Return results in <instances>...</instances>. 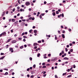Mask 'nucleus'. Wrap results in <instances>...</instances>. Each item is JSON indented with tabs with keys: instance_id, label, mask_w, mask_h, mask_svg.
I'll list each match as a JSON object with an SVG mask.
<instances>
[{
	"instance_id": "nucleus-56",
	"label": "nucleus",
	"mask_w": 78,
	"mask_h": 78,
	"mask_svg": "<svg viewBox=\"0 0 78 78\" xmlns=\"http://www.w3.org/2000/svg\"><path fill=\"white\" fill-rule=\"evenodd\" d=\"M50 62V59H49L48 60V62Z\"/></svg>"
},
{
	"instance_id": "nucleus-7",
	"label": "nucleus",
	"mask_w": 78,
	"mask_h": 78,
	"mask_svg": "<svg viewBox=\"0 0 78 78\" xmlns=\"http://www.w3.org/2000/svg\"><path fill=\"white\" fill-rule=\"evenodd\" d=\"M38 44L36 43H34V46H36L37 45H38Z\"/></svg>"
},
{
	"instance_id": "nucleus-60",
	"label": "nucleus",
	"mask_w": 78,
	"mask_h": 78,
	"mask_svg": "<svg viewBox=\"0 0 78 78\" xmlns=\"http://www.w3.org/2000/svg\"><path fill=\"white\" fill-rule=\"evenodd\" d=\"M65 64H68V62H65Z\"/></svg>"
},
{
	"instance_id": "nucleus-18",
	"label": "nucleus",
	"mask_w": 78,
	"mask_h": 78,
	"mask_svg": "<svg viewBox=\"0 0 78 78\" xmlns=\"http://www.w3.org/2000/svg\"><path fill=\"white\" fill-rule=\"evenodd\" d=\"M34 33H37V30H34Z\"/></svg>"
},
{
	"instance_id": "nucleus-34",
	"label": "nucleus",
	"mask_w": 78,
	"mask_h": 78,
	"mask_svg": "<svg viewBox=\"0 0 78 78\" xmlns=\"http://www.w3.org/2000/svg\"><path fill=\"white\" fill-rule=\"evenodd\" d=\"M33 67L34 68H35V67H36V65H34Z\"/></svg>"
},
{
	"instance_id": "nucleus-59",
	"label": "nucleus",
	"mask_w": 78,
	"mask_h": 78,
	"mask_svg": "<svg viewBox=\"0 0 78 78\" xmlns=\"http://www.w3.org/2000/svg\"><path fill=\"white\" fill-rule=\"evenodd\" d=\"M37 49L38 50H41V48H37Z\"/></svg>"
},
{
	"instance_id": "nucleus-64",
	"label": "nucleus",
	"mask_w": 78,
	"mask_h": 78,
	"mask_svg": "<svg viewBox=\"0 0 78 78\" xmlns=\"http://www.w3.org/2000/svg\"><path fill=\"white\" fill-rule=\"evenodd\" d=\"M17 9H20V7H19V6L17 7Z\"/></svg>"
},
{
	"instance_id": "nucleus-52",
	"label": "nucleus",
	"mask_w": 78,
	"mask_h": 78,
	"mask_svg": "<svg viewBox=\"0 0 78 78\" xmlns=\"http://www.w3.org/2000/svg\"><path fill=\"white\" fill-rule=\"evenodd\" d=\"M23 41H24V42H25V41H26V40L25 39H23Z\"/></svg>"
},
{
	"instance_id": "nucleus-46",
	"label": "nucleus",
	"mask_w": 78,
	"mask_h": 78,
	"mask_svg": "<svg viewBox=\"0 0 78 78\" xmlns=\"http://www.w3.org/2000/svg\"><path fill=\"white\" fill-rule=\"evenodd\" d=\"M18 6V3H17L15 5V6Z\"/></svg>"
},
{
	"instance_id": "nucleus-43",
	"label": "nucleus",
	"mask_w": 78,
	"mask_h": 78,
	"mask_svg": "<svg viewBox=\"0 0 78 78\" xmlns=\"http://www.w3.org/2000/svg\"><path fill=\"white\" fill-rule=\"evenodd\" d=\"M48 56H51V54H49L48 55Z\"/></svg>"
},
{
	"instance_id": "nucleus-30",
	"label": "nucleus",
	"mask_w": 78,
	"mask_h": 78,
	"mask_svg": "<svg viewBox=\"0 0 78 78\" xmlns=\"http://www.w3.org/2000/svg\"><path fill=\"white\" fill-rule=\"evenodd\" d=\"M23 37L25 38H27V37L26 36H23Z\"/></svg>"
},
{
	"instance_id": "nucleus-36",
	"label": "nucleus",
	"mask_w": 78,
	"mask_h": 78,
	"mask_svg": "<svg viewBox=\"0 0 78 78\" xmlns=\"http://www.w3.org/2000/svg\"><path fill=\"white\" fill-rule=\"evenodd\" d=\"M40 53H39L37 55V57H39V56H40Z\"/></svg>"
},
{
	"instance_id": "nucleus-63",
	"label": "nucleus",
	"mask_w": 78,
	"mask_h": 78,
	"mask_svg": "<svg viewBox=\"0 0 78 78\" xmlns=\"http://www.w3.org/2000/svg\"><path fill=\"white\" fill-rule=\"evenodd\" d=\"M13 69H11V70H10V71H11V72H13Z\"/></svg>"
},
{
	"instance_id": "nucleus-3",
	"label": "nucleus",
	"mask_w": 78,
	"mask_h": 78,
	"mask_svg": "<svg viewBox=\"0 0 78 78\" xmlns=\"http://www.w3.org/2000/svg\"><path fill=\"white\" fill-rule=\"evenodd\" d=\"M17 42L16 41L13 40L12 41V44H14V43H16Z\"/></svg>"
},
{
	"instance_id": "nucleus-51",
	"label": "nucleus",
	"mask_w": 78,
	"mask_h": 78,
	"mask_svg": "<svg viewBox=\"0 0 78 78\" xmlns=\"http://www.w3.org/2000/svg\"><path fill=\"white\" fill-rule=\"evenodd\" d=\"M3 72V70L2 69L0 70V72Z\"/></svg>"
},
{
	"instance_id": "nucleus-58",
	"label": "nucleus",
	"mask_w": 78,
	"mask_h": 78,
	"mask_svg": "<svg viewBox=\"0 0 78 78\" xmlns=\"http://www.w3.org/2000/svg\"><path fill=\"white\" fill-rule=\"evenodd\" d=\"M30 70V68H28L27 69V71H29Z\"/></svg>"
},
{
	"instance_id": "nucleus-61",
	"label": "nucleus",
	"mask_w": 78,
	"mask_h": 78,
	"mask_svg": "<svg viewBox=\"0 0 78 78\" xmlns=\"http://www.w3.org/2000/svg\"><path fill=\"white\" fill-rule=\"evenodd\" d=\"M62 55V53H60L59 56H61Z\"/></svg>"
},
{
	"instance_id": "nucleus-15",
	"label": "nucleus",
	"mask_w": 78,
	"mask_h": 78,
	"mask_svg": "<svg viewBox=\"0 0 78 78\" xmlns=\"http://www.w3.org/2000/svg\"><path fill=\"white\" fill-rule=\"evenodd\" d=\"M12 22H15V19H12Z\"/></svg>"
},
{
	"instance_id": "nucleus-48",
	"label": "nucleus",
	"mask_w": 78,
	"mask_h": 78,
	"mask_svg": "<svg viewBox=\"0 0 78 78\" xmlns=\"http://www.w3.org/2000/svg\"><path fill=\"white\" fill-rule=\"evenodd\" d=\"M44 5H45V4H47V2H46V1L44 2Z\"/></svg>"
},
{
	"instance_id": "nucleus-14",
	"label": "nucleus",
	"mask_w": 78,
	"mask_h": 78,
	"mask_svg": "<svg viewBox=\"0 0 78 78\" xmlns=\"http://www.w3.org/2000/svg\"><path fill=\"white\" fill-rule=\"evenodd\" d=\"M5 57V56H4L2 57H1V58H0V59H3Z\"/></svg>"
},
{
	"instance_id": "nucleus-17",
	"label": "nucleus",
	"mask_w": 78,
	"mask_h": 78,
	"mask_svg": "<svg viewBox=\"0 0 78 78\" xmlns=\"http://www.w3.org/2000/svg\"><path fill=\"white\" fill-rule=\"evenodd\" d=\"M67 74V73H63L62 74V75H63V76H64L65 75H66Z\"/></svg>"
},
{
	"instance_id": "nucleus-5",
	"label": "nucleus",
	"mask_w": 78,
	"mask_h": 78,
	"mask_svg": "<svg viewBox=\"0 0 78 78\" xmlns=\"http://www.w3.org/2000/svg\"><path fill=\"white\" fill-rule=\"evenodd\" d=\"M6 34V33L5 32H4L3 33V35L4 36H5Z\"/></svg>"
},
{
	"instance_id": "nucleus-28",
	"label": "nucleus",
	"mask_w": 78,
	"mask_h": 78,
	"mask_svg": "<svg viewBox=\"0 0 78 78\" xmlns=\"http://www.w3.org/2000/svg\"><path fill=\"white\" fill-rule=\"evenodd\" d=\"M69 45L70 46H72L73 45V44L72 43L69 44Z\"/></svg>"
},
{
	"instance_id": "nucleus-19",
	"label": "nucleus",
	"mask_w": 78,
	"mask_h": 78,
	"mask_svg": "<svg viewBox=\"0 0 78 78\" xmlns=\"http://www.w3.org/2000/svg\"><path fill=\"white\" fill-rule=\"evenodd\" d=\"M20 49H22V48H23V46H22L20 47Z\"/></svg>"
},
{
	"instance_id": "nucleus-22",
	"label": "nucleus",
	"mask_w": 78,
	"mask_h": 78,
	"mask_svg": "<svg viewBox=\"0 0 78 78\" xmlns=\"http://www.w3.org/2000/svg\"><path fill=\"white\" fill-rule=\"evenodd\" d=\"M62 17H64V13H62Z\"/></svg>"
},
{
	"instance_id": "nucleus-1",
	"label": "nucleus",
	"mask_w": 78,
	"mask_h": 78,
	"mask_svg": "<svg viewBox=\"0 0 78 78\" xmlns=\"http://www.w3.org/2000/svg\"><path fill=\"white\" fill-rule=\"evenodd\" d=\"M26 6H29L30 5V3L29 2H26Z\"/></svg>"
},
{
	"instance_id": "nucleus-25",
	"label": "nucleus",
	"mask_w": 78,
	"mask_h": 78,
	"mask_svg": "<svg viewBox=\"0 0 78 78\" xmlns=\"http://www.w3.org/2000/svg\"><path fill=\"white\" fill-rule=\"evenodd\" d=\"M16 9L15 8H14L13 9H12V11L13 12H14V11H15V10Z\"/></svg>"
},
{
	"instance_id": "nucleus-39",
	"label": "nucleus",
	"mask_w": 78,
	"mask_h": 78,
	"mask_svg": "<svg viewBox=\"0 0 78 78\" xmlns=\"http://www.w3.org/2000/svg\"><path fill=\"white\" fill-rule=\"evenodd\" d=\"M40 18L41 19H42V17L41 15L40 16Z\"/></svg>"
},
{
	"instance_id": "nucleus-10",
	"label": "nucleus",
	"mask_w": 78,
	"mask_h": 78,
	"mask_svg": "<svg viewBox=\"0 0 78 78\" xmlns=\"http://www.w3.org/2000/svg\"><path fill=\"white\" fill-rule=\"evenodd\" d=\"M8 75V72H6L4 74V75Z\"/></svg>"
},
{
	"instance_id": "nucleus-41",
	"label": "nucleus",
	"mask_w": 78,
	"mask_h": 78,
	"mask_svg": "<svg viewBox=\"0 0 78 78\" xmlns=\"http://www.w3.org/2000/svg\"><path fill=\"white\" fill-rule=\"evenodd\" d=\"M22 21H23V22H25L26 21V20H22Z\"/></svg>"
},
{
	"instance_id": "nucleus-20",
	"label": "nucleus",
	"mask_w": 78,
	"mask_h": 78,
	"mask_svg": "<svg viewBox=\"0 0 78 78\" xmlns=\"http://www.w3.org/2000/svg\"><path fill=\"white\" fill-rule=\"evenodd\" d=\"M65 50L66 51H68V49L67 48H65Z\"/></svg>"
},
{
	"instance_id": "nucleus-12",
	"label": "nucleus",
	"mask_w": 78,
	"mask_h": 78,
	"mask_svg": "<svg viewBox=\"0 0 78 78\" xmlns=\"http://www.w3.org/2000/svg\"><path fill=\"white\" fill-rule=\"evenodd\" d=\"M70 77H72V75L71 74L67 76V78H70Z\"/></svg>"
},
{
	"instance_id": "nucleus-38",
	"label": "nucleus",
	"mask_w": 78,
	"mask_h": 78,
	"mask_svg": "<svg viewBox=\"0 0 78 78\" xmlns=\"http://www.w3.org/2000/svg\"><path fill=\"white\" fill-rule=\"evenodd\" d=\"M41 15L42 16H44V15H45V14L44 13H42V14H41Z\"/></svg>"
},
{
	"instance_id": "nucleus-57",
	"label": "nucleus",
	"mask_w": 78,
	"mask_h": 78,
	"mask_svg": "<svg viewBox=\"0 0 78 78\" xmlns=\"http://www.w3.org/2000/svg\"><path fill=\"white\" fill-rule=\"evenodd\" d=\"M33 77H34V75H32L31 76V78H33Z\"/></svg>"
},
{
	"instance_id": "nucleus-50",
	"label": "nucleus",
	"mask_w": 78,
	"mask_h": 78,
	"mask_svg": "<svg viewBox=\"0 0 78 78\" xmlns=\"http://www.w3.org/2000/svg\"><path fill=\"white\" fill-rule=\"evenodd\" d=\"M75 67H76V66H75V65H73V68H75Z\"/></svg>"
},
{
	"instance_id": "nucleus-33",
	"label": "nucleus",
	"mask_w": 78,
	"mask_h": 78,
	"mask_svg": "<svg viewBox=\"0 0 78 78\" xmlns=\"http://www.w3.org/2000/svg\"><path fill=\"white\" fill-rule=\"evenodd\" d=\"M47 76V74H45L43 75V76L44 77H45V76Z\"/></svg>"
},
{
	"instance_id": "nucleus-32",
	"label": "nucleus",
	"mask_w": 78,
	"mask_h": 78,
	"mask_svg": "<svg viewBox=\"0 0 78 78\" xmlns=\"http://www.w3.org/2000/svg\"><path fill=\"white\" fill-rule=\"evenodd\" d=\"M62 54H64V52L63 51H62Z\"/></svg>"
},
{
	"instance_id": "nucleus-29",
	"label": "nucleus",
	"mask_w": 78,
	"mask_h": 78,
	"mask_svg": "<svg viewBox=\"0 0 78 78\" xmlns=\"http://www.w3.org/2000/svg\"><path fill=\"white\" fill-rule=\"evenodd\" d=\"M32 32V30H29V32L30 33H31Z\"/></svg>"
},
{
	"instance_id": "nucleus-9",
	"label": "nucleus",
	"mask_w": 78,
	"mask_h": 78,
	"mask_svg": "<svg viewBox=\"0 0 78 78\" xmlns=\"http://www.w3.org/2000/svg\"><path fill=\"white\" fill-rule=\"evenodd\" d=\"M11 38H10V39H8V41H7V42H10V41H11Z\"/></svg>"
},
{
	"instance_id": "nucleus-27",
	"label": "nucleus",
	"mask_w": 78,
	"mask_h": 78,
	"mask_svg": "<svg viewBox=\"0 0 78 78\" xmlns=\"http://www.w3.org/2000/svg\"><path fill=\"white\" fill-rule=\"evenodd\" d=\"M3 36V33L0 34V37H2Z\"/></svg>"
},
{
	"instance_id": "nucleus-42",
	"label": "nucleus",
	"mask_w": 78,
	"mask_h": 78,
	"mask_svg": "<svg viewBox=\"0 0 78 78\" xmlns=\"http://www.w3.org/2000/svg\"><path fill=\"white\" fill-rule=\"evenodd\" d=\"M37 48V46H35L34 47V49H36V48Z\"/></svg>"
},
{
	"instance_id": "nucleus-13",
	"label": "nucleus",
	"mask_w": 78,
	"mask_h": 78,
	"mask_svg": "<svg viewBox=\"0 0 78 78\" xmlns=\"http://www.w3.org/2000/svg\"><path fill=\"white\" fill-rule=\"evenodd\" d=\"M52 14L54 16H56V13H55V12H53L52 13Z\"/></svg>"
},
{
	"instance_id": "nucleus-49",
	"label": "nucleus",
	"mask_w": 78,
	"mask_h": 78,
	"mask_svg": "<svg viewBox=\"0 0 78 78\" xmlns=\"http://www.w3.org/2000/svg\"><path fill=\"white\" fill-rule=\"evenodd\" d=\"M57 37H56V36H55V40H56L57 39Z\"/></svg>"
},
{
	"instance_id": "nucleus-6",
	"label": "nucleus",
	"mask_w": 78,
	"mask_h": 78,
	"mask_svg": "<svg viewBox=\"0 0 78 78\" xmlns=\"http://www.w3.org/2000/svg\"><path fill=\"white\" fill-rule=\"evenodd\" d=\"M62 36L63 39H64V38H65V36L64 35V34H62Z\"/></svg>"
},
{
	"instance_id": "nucleus-24",
	"label": "nucleus",
	"mask_w": 78,
	"mask_h": 78,
	"mask_svg": "<svg viewBox=\"0 0 78 78\" xmlns=\"http://www.w3.org/2000/svg\"><path fill=\"white\" fill-rule=\"evenodd\" d=\"M29 59L30 61H32V59H33V58L31 57H30Z\"/></svg>"
},
{
	"instance_id": "nucleus-31",
	"label": "nucleus",
	"mask_w": 78,
	"mask_h": 78,
	"mask_svg": "<svg viewBox=\"0 0 78 78\" xmlns=\"http://www.w3.org/2000/svg\"><path fill=\"white\" fill-rule=\"evenodd\" d=\"M58 33H59V34H61V32H60V31H58Z\"/></svg>"
},
{
	"instance_id": "nucleus-23",
	"label": "nucleus",
	"mask_w": 78,
	"mask_h": 78,
	"mask_svg": "<svg viewBox=\"0 0 78 78\" xmlns=\"http://www.w3.org/2000/svg\"><path fill=\"white\" fill-rule=\"evenodd\" d=\"M42 65H43V66H45V63H42Z\"/></svg>"
},
{
	"instance_id": "nucleus-26",
	"label": "nucleus",
	"mask_w": 78,
	"mask_h": 78,
	"mask_svg": "<svg viewBox=\"0 0 78 78\" xmlns=\"http://www.w3.org/2000/svg\"><path fill=\"white\" fill-rule=\"evenodd\" d=\"M56 12L57 14H59V12H58V11H56Z\"/></svg>"
},
{
	"instance_id": "nucleus-55",
	"label": "nucleus",
	"mask_w": 78,
	"mask_h": 78,
	"mask_svg": "<svg viewBox=\"0 0 78 78\" xmlns=\"http://www.w3.org/2000/svg\"><path fill=\"white\" fill-rule=\"evenodd\" d=\"M15 47H16V48H18V46L16 45L15 46Z\"/></svg>"
},
{
	"instance_id": "nucleus-62",
	"label": "nucleus",
	"mask_w": 78,
	"mask_h": 78,
	"mask_svg": "<svg viewBox=\"0 0 78 78\" xmlns=\"http://www.w3.org/2000/svg\"><path fill=\"white\" fill-rule=\"evenodd\" d=\"M70 69H68L67 70V72H70Z\"/></svg>"
},
{
	"instance_id": "nucleus-16",
	"label": "nucleus",
	"mask_w": 78,
	"mask_h": 78,
	"mask_svg": "<svg viewBox=\"0 0 78 78\" xmlns=\"http://www.w3.org/2000/svg\"><path fill=\"white\" fill-rule=\"evenodd\" d=\"M46 67H47L45 66H43L42 67L43 69H44V68H46Z\"/></svg>"
},
{
	"instance_id": "nucleus-44",
	"label": "nucleus",
	"mask_w": 78,
	"mask_h": 78,
	"mask_svg": "<svg viewBox=\"0 0 78 78\" xmlns=\"http://www.w3.org/2000/svg\"><path fill=\"white\" fill-rule=\"evenodd\" d=\"M69 32H70V31H72V30H71V29H69Z\"/></svg>"
},
{
	"instance_id": "nucleus-35",
	"label": "nucleus",
	"mask_w": 78,
	"mask_h": 78,
	"mask_svg": "<svg viewBox=\"0 0 78 78\" xmlns=\"http://www.w3.org/2000/svg\"><path fill=\"white\" fill-rule=\"evenodd\" d=\"M38 43H41V41H38Z\"/></svg>"
},
{
	"instance_id": "nucleus-8",
	"label": "nucleus",
	"mask_w": 78,
	"mask_h": 78,
	"mask_svg": "<svg viewBox=\"0 0 78 78\" xmlns=\"http://www.w3.org/2000/svg\"><path fill=\"white\" fill-rule=\"evenodd\" d=\"M63 59H64V60L67 59V60H69V58H68L66 57L64 58Z\"/></svg>"
},
{
	"instance_id": "nucleus-11",
	"label": "nucleus",
	"mask_w": 78,
	"mask_h": 78,
	"mask_svg": "<svg viewBox=\"0 0 78 78\" xmlns=\"http://www.w3.org/2000/svg\"><path fill=\"white\" fill-rule=\"evenodd\" d=\"M18 21H17L16 22L14 23V24L15 25H17V23H18Z\"/></svg>"
},
{
	"instance_id": "nucleus-53",
	"label": "nucleus",
	"mask_w": 78,
	"mask_h": 78,
	"mask_svg": "<svg viewBox=\"0 0 78 78\" xmlns=\"http://www.w3.org/2000/svg\"><path fill=\"white\" fill-rule=\"evenodd\" d=\"M32 20H34V17L32 18Z\"/></svg>"
},
{
	"instance_id": "nucleus-45",
	"label": "nucleus",
	"mask_w": 78,
	"mask_h": 78,
	"mask_svg": "<svg viewBox=\"0 0 78 78\" xmlns=\"http://www.w3.org/2000/svg\"><path fill=\"white\" fill-rule=\"evenodd\" d=\"M4 55V54L3 53H1V55Z\"/></svg>"
},
{
	"instance_id": "nucleus-54",
	"label": "nucleus",
	"mask_w": 78,
	"mask_h": 78,
	"mask_svg": "<svg viewBox=\"0 0 78 78\" xmlns=\"http://www.w3.org/2000/svg\"><path fill=\"white\" fill-rule=\"evenodd\" d=\"M58 77V76H57V75H55V78H57Z\"/></svg>"
},
{
	"instance_id": "nucleus-4",
	"label": "nucleus",
	"mask_w": 78,
	"mask_h": 78,
	"mask_svg": "<svg viewBox=\"0 0 78 78\" xmlns=\"http://www.w3.org/2000/svg\"><path fill=\"white\" fill-rule=\"evenodd\" d=\"M57 59L56 58L53 59L51 60V61H56Z\"/></svg>"
},
{
	"instance_id": "nucleus-47",
	"label": "nucleus",
	"mask_w": 78,
	"mask_h": 78,
	"mask_svg": "<svg viewBox=\"0 0 78 78\" xmlns=\"http://www.w3.org/2000/svg\"><path fill=\"white\" fill-rule=\"evenodd\" d=\"M72 69H73V67H71V68L70 69V70H72Z\"/></svg>"
},
{
	"instance_id": "nucleus-2",
	"label": "nucleus",
	"mask_w": 78,
	"mask_h": 78,
	"mask_svg": "<svg viewBox=\"0 0 78 78\" xmlns=\"http://www.w3.org/2000/svg\"><path fill=\"white\" fill-rule=\"evenodd\" d=\"M9 51H11V52H13L14 50H13V49H12V48H9Z\"/></svg>"
},
{
	"instance_id": "nucleus-37",
	"label": "nucleus",
	"mask_w": 78,
	"mask_h": 78,
	"mask_svg": "<svg viewBox=\"0 0 78 78\" xmlns=\"http://www.w3.org/2000/svg\"><path fill=\"white\" fill-rule=\"evenodd\" d=\"M22 37H21V38H18V39L19 40H22Z\"/></svg>"
},
{
	"instance_id": "nucleus-40",
	"label": "nucleus",
	"mask_w": 78,
	"mask_h": 78,
	"mask_svg": "<svg viewBox=\"0 0 78 78\" xmlns=\"http://www.w3.org/2000/svg\"><path fill=\"white\" fill-rule=\"evenodd\" d=\"M25 34V33H23L22 34V36H23Z\"/></svg>"
},
{
	"instance_id": "nucleus-21",
	"label": "nucleus",
	"mask_w": 78,
	"mask_h": 78,
	"mask_svg": "<svg viewBox=\"0 0 78 78\" xmlns=\"http://www.w3.org/2000/svg\"><path fill=\"white\" fill-rule=\"evenodd\" d=\"M73 49H71V50H70V51L71 52H73Z\"/></svg>"
}]
</instances>
